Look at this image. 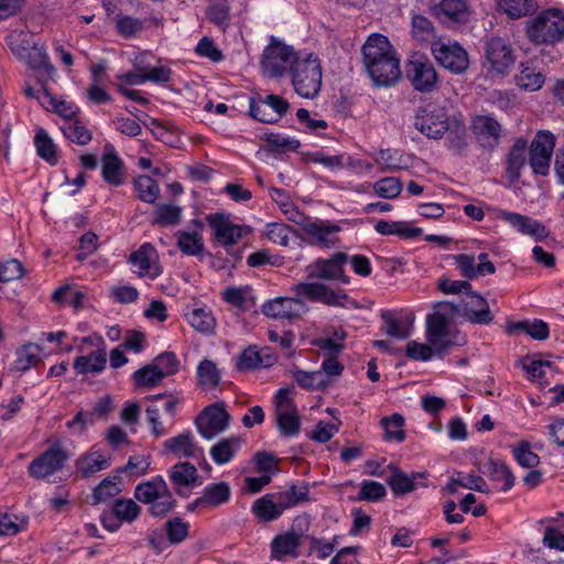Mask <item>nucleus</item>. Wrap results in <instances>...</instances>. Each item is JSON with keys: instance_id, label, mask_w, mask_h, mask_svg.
I'll return each instance as SVG.
<instances>
[{"instance_id": "1", "label": "nucleus", "mask_w": 564, "mask_h": 564, "mask_svg": "<svg viewBox=\"0 0 564 564\" xmlns=\"http://www.w3.org/2000/svg\"><path fill=\"white\" fill-rule=\"evenodd\" d=\"M293 291L297 297H276L270 300L262 305V313L274 319L297 318L307 312V305L299 299L300 296L328 306L360 308V305L355 300L349 299L345 292H336L322 283L302 282L295 284Z\"/></svg>"}, {"instance_id": "2", "label": "nucleus", "mask_w": 564, "mask_h": 564, "mask_svg": "<svg viewBox=\"0 0 564 564\" xmlns=\"http://www.w3.org/2000/svg\"><path fill=\"white\" fill-rule=\"evenodd\" d=\"M362 62L376 86H392L401 77L399 58L384 35L368 37L362 46Z\"/></svg>"}, {"instance_id": "3", "label": "nucleus", "mask_w": 564, "mask_h": 564, "mask_svg": "<svg viewBox=\"0 0 564 564\" xmlns=\"http://www.w3.org/2000/svg\"><path fill=\"white\" fill-rule=\"evenodd\" d=\"M447 302H437L433 312L426 316V340L433 345L436 357H444L448 350L458 344L457 332L451 327L455 316Z\"/></svg>"}, {"instance_id": "4", "label": "nucleus", "mask_w": 564, "mask_h": 564, "mask_svg": "<svg viewBox=\"0 0 564 564\" xmlns=\"http://www.w3.org/2000/svg\"><path fill=\"white\" fill-rule=\"evenodd\" d=\"M133 497L137 501L149 505V513L154 518L165 517L176 505V500L162 476L138 484Z\"/></svg>"}, {"instance_id": "5", "label": "nucleus", "mask_w": 564, "mask_h": 564, "mask_svg": "<svg viewBox=\"0 0 564 564\" xmlns=\"http://www.w3.org/2000/svg\"><path fill=\"white\" fill-rule=\"evenodd\" d=\"M527 35L535 44H555L564 40V14L556 9L540 12L528 22Z\"/></svg>"}, {"instance_id": "6", "label": "nucleus", "mask_w": 564, "mask_h": 564, "mask_svg": "<svg viewBox=\"0 0 564 564\" xmlns=\"http://www.w3.org/2000/svg\"><path fill=\"white\" fill-rule=\"evenodd\" d=\"M294 90L303 98H315L322 86V66L314 54L297 59L291 72Z\"/></svg>"}, {"instance_id": "7", "label": "nucleus", "mask_w": 564, "mask_h": 564, "mask_svg": "<svg viewBox=\"0 0 564 564\" xmlns=\"http://www.w3.org/2000/svg\"><path fill=\"white\" fill-rule=\"evenodd\" d=\"M78 352L82 355L75 358L73 368L76 375L100 373L107 364L105 341L99 335L75 337Z\"/></svg>"}, {"instance_id": "8", "label": "nucleus", "mask_w": 564, "mask_h": 564, "mask_svg": "<svg viewBox=\"0 0 564 564\" xmlns=\"http://www.w3.org/2000/svg\"><path fill=\"white\" fill-rule=\"evenodd\" d=\"M297 59H302V57L296 55L293 47L272 36L263 51L261 68L264 75L278 78L288 72L291 73Z\"/></svg>"}, {"instance_id": "9", "label": "nucleus", "mask_w": 564, "mask_h": 564, "mask_svg": "<svg viewBox=\"0 0 564 564\" xmlns=\"http://www.w3.org/2000/svg\"><path fill=\"white\" fill-rule=\"evenodd\" d=\"M446 302L452 307L451 313L455 317H462L471 324L488 325L494 319L488 302L481 295L471 291L463 295L458 302Z\"/></svg>"}, {"instance_id": "10", "label": "nucleus", "mask_w": 564, "mask_h": 564, "mask_svg": "<svg viewBox=\"0 0 564 564\" xmlns=\"http://www.w3.org/2000/svg\"><path fill=\"white\" fill-rule=\"evenodd\" d=\"M291 388H281L274 397V417L276 427L282 436L292 437L300 432V416L295 402L291 398Z\"/></svg>"}, {"instance_id": "11", "label": "nucleus", "mask_w": 564, "mask_h": 564, "mask_svg": "<svg viewBox=\"0 0 564 564\" xmlns=\"http://www.w3.org/2000/svg\"><path fill=\"white\" fill-rule=\"evenodd\" d=\"M405 76L412 87L421 93H431L437 86L438 77L433 63L420 53H414L409 58Z\"/></svg>"}, {"instance_id": "12", "label": "nucleus", "mask_w": 564, "mask_h": 564, "mask_svg": "<svg viewBox=\"0 0 564 564\" xmlns=\"http://www.w3.org/2000/svg\"><path fill=\"white\" fill-rule=\"evenodd\" d=\"M431 52L438 65L454 74H463L469 66L468 54L457 42L438 39Z\"/></svg>"}, {"instance_id": "13", "label": "nucleus", "mask_w": 564, "mask_h": 564, "mask_svg": "<svg viewBox=\"0 0 564 564\" xmlns=\"http://www.w3.org/2000/svg\"><path fill=\"white\" fill-rule=\"evenodd\" d=\"M69 455L59 442H56L29 465L28 473L34 479H45L63 469Z\"/></svg>"}, {"instance_id": "14", "label": "nucleus", "mask_w": 564, "mask_h": 564, "mask_svg": "<svg viewBox=\"0 0 564 564\" xmlns=\"http://www.w3.org/2000/svg\"><path fill=\"white\" fill-rule=\"evenodd\" d=\"M555 148V135L546 130L539 131L529 149V165L535 175L550 173L551 159Z\"/></svg>"}, {"instance_id": "15", "label": "nucleus", "mask_w": 564, "mask_h": 564, "mask_svg": "<svg viewBox=\"0 0 564 564\" xmlns=\"http://www.w3.org/2000/svg\"><path fill=\"white\" fill-rule=\"evenodd\" d=\"M414 127L429 138H442L449 129V119L446 109L435 105H427L424 108H420L414 118Z\"/></svg>"}, {"instance_id": "16", "label": "nucleus", "mask_w": 564, "mask_h": 564, "mask_svg": "<svg viewBox=\"0 0 564 564\" xmlns=\"http://www.w3.org/2000/svg\"><path fill=\"white\" fill-rule=\"evenodd\" d=\"M347 261L348 256L344 252H336L328 259H317L307 268L308 276L348 284L350 279L344 272Z\"/></svg>"}, {"instance_id": "17", "label": "nucleus", "mask_w": 564, "mask_h": 564, "mask_svg": "<svg viewBox=\"0 0 564 564\" xmlns=\"http://www.w3.org/2000/svg\"><path fill=\"white\" fill-rule=\"evenodd\" d=\"M206 219L214 231L215 240L224 247L236 245L242 237L251 232L250 227L234 224L228 216L220 213L210 214Z\"/></svg>"}, {"instance_id": "18", "label": "nucleus", "mask_w": 564, "mask_h": 564, "mask_svg": "<svg viewBox=\"0 0 564 564\" xmlns=\"http://www.w3.org/2000/svg\"><path fill=\"white\" fill-rule=\"evenodd\" d=\"M195 425L204 438L212 440L228 429L229 414L223 405H210L196 417Z\"/></svg>"}, {"instance_id": "19", "label": "nucleus", "mask_w": 564, "mask_h": 564, "mask_svg": "<svg viewBox=\"0 0 564 564\" xmlns=\"http://www.w3.org/2000/svg\"><path fill=\"white\" fill-rule=\"evenodd\" d=\"M276 356L270 348L259 349L251 345L243 349L236 359L235 367L240 372H246L259 368H268L275 364Z\"/></svg>"}, {"instance_id": "20", "label": "nucleus", "mask_w": 564, "mask_h": 564, "mask_svg": "<svg viewBox=\"0 0 564 564\" xmlns=\"http://www.w3.org/2000/svg\"><path fill=\"white\" fill-rule=\"evenodd\" d=\"M303 230L312 245L332 248L338 242L340 227L326 220H307L303 224Z\"/></svg>"}, {"instance_id": "21", "label": "nucleus", "mask_w": 564, "mask_h": 564, "mask_svg": "<svg viewBox=\"0 0 564 564\" xmlns=\"http://www.w3.org/2000/svg\"><path fill=\"white\" fill-rule=\"evenodd\" d=\"M473 132L481 148L494 149L499 144L501 126L489 116H477L473 120Z\"/></svg>"}, {"instance_id": "22", "label": "nucleus", "mask_w": 564, "mask_h": 564, "mask_svg": "<svg viewBox=\"0 0 564 564\" xmlns=\"http://www.w3.org/2000/svg\"><path fill=\"white\" fill-rule=\"evenodd\" d=\"M486 58L498 74H505L514 62L510 46L501 37H492L487 42Z\"/></svg>"}, {"instance_id": "23", "label": "nucleus", "mask_w": 564, "mask_h": 564, "mask_svg": "<svg viewBox=\"0 0 564 564\" xmlns=\"http://www.w3.org/2000/svg\"><path fill=\"white\" fill-rule=\"evenodd\" d=\"M156 260V250L149 242L143 243L137 251L131 253L129 258V262L134 268V272L140 276H150L152 279L160 274Z\"/></svg>"}, {"instance_id": "24", "label": "nucleus", "mask_w": 564, "mask_h": 564, "mask_svg": "<svg viewBox=\"0 0 564 564\" xmlns=\"http://www.w3.org/2000/svg\"><path fill=\"white\" fill-rule=\"evenodd\" d=\"M498 217L508 223L514 230L522 235L542 238L546 235L545 227L539 221L529 216L500 209Z\"/></svg>"}, {"instance_id": "25", "label": "nucleus", "mask_w": 564, "mask_h": 564, "mask_svg": "<svg viewBox=\"0 0 564 564\" xmlns=\"http://www.w3.org/2000/svg\"><path fill=\"white\" fill-rule=\"evenodd\" d=\"M302 544V534L290 530L273 538L271 542V557L282 561L286 557L299 556V549Z\"/></svg>"}, {"instance_id": "26", "label": "nucleus", "mask_w": 564, "mask_h": 564, "mask_svg": "<svg viewBox=\"0 0 564 564\" xmlns=\"http://www.w3.org/2000/svg\"><path fill=\"white\" fill-rule=\"evenodd\" d=\"M163 446L167 453L175 457L197 458L204 455L203 449L194 442L189 431L166 440Z\"/></svg>"}, {"instance_id": "27", "label": "nucleus", "mask_w": 564, "mask_h": 564, "mask_svg": "<svg viewBox=\"0 0 564 564\" xmlns=\"http://www.w3.org/2000/svg\"><path fill=\"white\" fill-rule=\"evenodd\" d=\"M478 470L492 481L501 484L500 490L509 491L514 485V476L501 460L488 458L478 463Z\"/></svg>"}, {"instance_id": "28", "label": "nucleus", "mask_w": 564, "mask_h": 564, "mask_svg": "<svg viewBox=\"0 0 564 564\" xmlns=\"http://www.w3.org/2000/svg\"><path fill=\"white\" fill-rule=\"evenodd\" d=\"M101 175L104 181L111 186L117 187L124 183V164L113 149L102 154Z\"/></svg>"}, {"instance_id": "29", "label": "nucleus", "mask_w": 564, "mask_h": 564, "mask_svg": "<svg viewBox=\"0 0 564 564\" xmlns=\"http://www.w3.org/2000/svg\"><path fill=\"white\" fill-rule=\"evenodd\" d=\"M75 466L82 478H89L110 466V456L93 447L88 453L76 459Z\"/></svg>"}, {"instance_id": "30", "label": "nucleus", "mask_w": 564, "mask_h": 564, "mask_svg": "<svg viewBox=\"0 0 564 564\" xmlns=\"http://www.w3.org/2000/svg\"><path fill=\"white\" fill-rule=\"evenodd\" d=\"M527 141L518 139L511 147L506 160V173L511 183L519 181L527 162Z\"/></svg>"}, {"instance_id": "31", "label": "nucleus", "mask_w": 564, "mask_h": 564, "mask_svg": "<svg viewBox=\"0 0 564 564\" xmlns=\"http://www.w3.org/2000/svg\"><path fill=\"white\" fill-rule=\"evenodd\" d=\"M112 410V401L106 395L99 399L90 412L79 411L75 417L66 423L68 429H77L83 432L87 425L94 423V417H105Z\"/></svg>"}, {"instance_id": "32", "label": "nucleus", "mask_w": 564, "mask_h": 564, "mask_svg": "<svg viewBox=\"0 0 564 564\" xmlns=\"http://www.w3.org/2000/svg\"><path fill=\"white\" fill-rule=\"evenodd\" d=\"M169 477L176 492L185 496L184 487H191L197 482L198 473L196 467L187 462L176 463L169 471Z\"/></svg>"}, {"instance_id": "33", "label": "nucleus", "mask_w": 564, "mask_h": 564, "mask_svg": "<svg viewBox=\"0 0 564 564\" xmlns=\"http://www.w3.org/2000/svg\"><path fill=\"white\" fill-rule=\"evenodd\" d=\"M389 467L391 468L392 474L388 479V485L395 496H403L414 491L419 486L417 479L424 478V474L412 473L411 475H408L392 465H389Z\"/></svg>"}, {"instance_id": "34", "label": "nucleus", "mask_w": 564, "mask_h": 564, "mask_svg": "<svg viewBox=\"0 0 564 564\" xmlns=\"http://www.w3.org/2000/svg\"><path fill=\"white\" fill-rule=\"evenodd\" d=\"M310 489L308 486L303 485L297 487L292 485L288 487L285 490L271 492L275 503L282 514L284 511L297 506L301 502L308 501Z\"/></svg>"}, {"instance_id": "35", "label": "nucleus", "mask_w": 564, "mask_h": 564, "mask_svg": "<svg viewBox=\"0 0 564 564\" xmlns=\"http://www.w3.org/2000/svg\"><path fill=\"white\" fill-rule=\"evenodd\" d=\"M435 14L442 21L456 23L467 22L469 11L464 0H442L435 7Z\"/></svg>"}, {"instance_id": "36", "label": "nucleus", "mask_w": 564, "mask_h": 564, "mask_svg": "<svg viewBox=\"0 0 564 564\" xmlns=\"http://www.w3.org/2000/svg\"><path fill=\"white\" fill-rule=\"evenodd\" d=\"M202 497L208 510H214L229 502L231 487L226 481L212 482L205 486Z\"/></svg>"}, {"instance_id": "37", "label": "nucleus", "mask_w": 564, "mask_h": 564, "mask_svg": "<svg viewBox=\"0 0 564 564\" xmlns=\"http://www.w3.org/2000/svg\"><path fill=\"white\" fill-rule=\"evenodd\" d=\"M242 441L238 436H230L218 441L210 447V456L216 465L231 462L241 448Z\"/></svg>"}, {"instance_id": "38", "label": "nucleus", "mask_w": 564, "mask_h": 564, "mask_svg": "<svg viewBox=\"0 0 564 564\" xmlns=\"http://www.w3.org/2000/svg\"><path fill=\"white\" fill-rule=\"evenodd\" d=\"M375 161L384 172H395L410 166V158L398 149L380 150L376 154Z\"/></svg>"}, {"instance_id": "39", "label": "nucleus", "mask_w": 564, "mask_h": 564, "mask_svg": "<svg viewBox=\"0 0 564 564\" xmlns=\"http://www.w3.org/2000/svg\"><path fill=\"white\" fill-rule=\"evenodd\" d=\"M375 229L380 235H394L402 239H414L422 234L421 228H415L408 221H388L381 219L377 221Z\"/></svg>"}, {"instance_id": "40", "label": "nucleus", "mask_w": 564, "mask_h": 564, "mask_svg": "<svg viewBox=\"0 0 564 564\" xmlns=\"http://www.w3.org/2000/svg\"><path fill=\"white\" fill-rule=\"evenodd\" d=\"M251 512L262 523L273 522L282 516L271 494H265L254 500L251 506Z\"/></svg>"}, {"instance_id": "41", "label": "nucleus", "mask_w": 564, "mask_h": 564, "mask_svg": "<svg viewBox=\"0 0 564 564\" xmlns=\"http://www.w3.org/2000/svg\"><path fill=\"white\" fill-rule=\"evenodd\" d=\"M39 97V102L47 110H53L66 121L74 120L73 118L78 112V107L72 102L66 100H57L51 93H48L44 87L42 91V96Z\"/></svg>"}, {"instance_id": "42", "label": "nucleus", "mask_w": 564, "mask_h": 564, "mask_svg": "<svg viewBox=\"0 0 564 564\" xmlns=\"http://www.w3.org/2000/svg\"><path fill=\"white\" fill-rule=\"evenodd\" d=\"M112 514L119 522L132 523L141 514V507L130 498H119L112 505Z\"/></svg>"}, {"instance_id": "43", "label": "nucleus", "mask_w": 564, "mask_h": 564, "mask_svg": "<svg viewBox=\"0 0 564 564\" xmlns=\"http://www.w3.org/2000/svg\"><path fill=\"white\" fill-rule=\"evenodd\" d=\"M138 198L147 204H154L160 196V187L149 175H140L133 181Z\"/></svg>"}, {"instance_id": "44", "label": "nucleus", "mask_w": 564, "mask_h": 564, "mask_svg": "<svg viewBox=\"0 0 564 564\" xmlns=\"http://www.w3.org/2000/svg\"><path fill=\"white\" fill-rule=\"evenodd\" d=\"M498 7L511 19L525 17L538 9L536 0H498Z\"/></svg>"}, {"instance_id": "45", "label": "nucleus", "mask_w": 564, "mask_h": 564, "mask_svg": "<svg viewBox=\"0 0 564 564\" xmlns=\"http://www.w3.org/2000/svg\"><path fill=\"white\" fill-rule=\"evenodd\" d=\"M380 424L384 431L383 438L386 441L403 442L405 440L404 417L399 413L381 419Z\"/></svg>"}, {"instance_id": "46", "label": "nucleus", "mask_w": 564, "mask_h": 564, "mask_svg": "<svg viewBox=\"0 0 564 564\" xmlns=\"http://www.w3.org/2000/svg\"><path fill=\"white\" fill-rule=\"evenodd\" d=\"M183 209L174 204H160L154 213L153 224L161 227H174L181 223Z\"/></svg>"}, {"instance_id": "47", "label": "nucleus", "mask_w": 564, "mask_h": 564, "mask_svg": "<svg viewBox=\"0 0 564 564\" xmlns=\"http://www.w3.org/2000/svg\"><path fill=\"white\" fill-rule=\"evenodd\" d=\"M177 247L186 256H198L204 249L203 236L198 231H178Z\"/></svg>"}, {"instance_id": "48", "label": "nucleus", "mask_w": 564, "mask_h": 564, "mask_svg": "<svg viewBox=\"0 0 564 564\" xmlns=\"http://www.w3.org/2000/svg\"><path fill=\"white\" fill-rule=\"evenodd\" d=\"M64 135L78 145H86L93 139L91 131L79 120L65 121L62 127Z\"/></svg>"}, {"instance_id": "49", "label": "nucleus", "mask_w": 564, "mask_h": 564, "mask_svg": "<svg viewBox=\"0 0 564 564\" xmlns=\"http://www.w3.org/2000/svg\"><path fill=\"white\" fill-rule=\"evenodd\" d=\"M196 375L198 383L204 388H216L221 378L216 364L209 359L199 362Z\"/></svg>"}, {"instance_id": "50", "label": "nucleus", "mask_w": 564, "mask_h": 564, "mask_svg": "<svg viewBox=\"0 0 564 564\" xmlns=\"http://www.w3.org/2000/svg\"><path fill=\"white\" fill-rule=\"evenodd\" d=\"M293 379L296 383L306 390H317L325 387L328 382L325 380L321 370L304 371L300 369L292 370Z\"/></svg>"}, {"instance_id": "51", "label": "nucleus", "mask_w": 564, "mask_h": 564, "mask_svg": "<svg viewBox=\"0 0 564 564\" xmlns=\"http://www.w3.org/2000/svg\"><path fill=\"white\" fill-rule=\"evenodd\" d=\"M25 53H28L26 57L30 67L42 72L46 77L53 76L55 68L50 63L48 56L42 47L30 45V48Z\"/></svg>"}, {"instance_id": "52", "label": "nucleus", "mask_w": 564, "mask_h": 564, "mask_svg": "<svg viewBox=\"0 0 564 564\" xmlns=\"http://www.w3.org/2000/svg\"><path fill=\"white\" fill-rule=\"evenodd\" d=\"M381 318L384 323L382 330L390 337L398 339H405L411 335L410 326L400 322L392 312L384 311L381 314Z\"/></svg>"}, {"instance_id": "53", "label": "nucleus", "mask_w": 564, "mask_h": 564, "mask_svg": "<svg viewBox=\"0 0 564 564\" xmlns=\"http://www.w3.org/2000/svg\"><path fill=\"white\" fill-rule=\"evenodd\" d=\"M34 144L37 154L42 159L51 164H55L57 162L56 145L44 129L37 130L34 138Z\"/></svg>"}, {"instance_id": "54", "label": "nucleus", "mask_w": 564, "mask_h": 564, "mask_svg": "<svg viewBox=\"0 0 564 564\" xmlns=\"http://www.w3.org/2000/svg\"><path fill=\"white\" fill-rule=\"evenodd\" d=\"M521 66L522 69L516 75L517 85L524 90L535 91L540 89L544 83L543 74L530 66Z\"/></svg>"}, {"instance_id": "55", "label": "nucleus", "mask_w": 564, "mask_h": 564, "mask_svg": "<svg viewBox=\"0 0 564 564\" xmlns=\"http://www.w3.org/2000/svg\"><path fill=\"white\" fill-rule=\"evenodd\" d=\"M402 182L398 177H382L373 183L372 188L377 196L384 199L398 197L402 191Z\"/></svg>"}, {"instance_id": "56", "label": "nucleus", "mask_w": 564, "mask_h": 564, "mask_svg": "<svg viewBox=\"0 0 564 564\" xmlns=\"http://www.w3.org/2000/svg\"><path fill=\"white\" fill-rule=\"evenodd\" d=\"M412 34L417 41L426 42L431 45L436 41L432 22L421 14L412 17Z\"/></svg>"}, {"instance_id": "57", "label": "nucleus", "mask_w": 564, "mask_h": 564, "mask_svg": "<svg viewBox=\"0 0 564 564\" xmlns=\"http://www.w3.org/2000/svg\"><path fill=\"white\" fill-rule=\"evenodd\" d=\"M192 327L200 333H210L215 328V318L207 308H194L187 314Z\"/></svg>"}, {"instance_id": "58", "label": "nucleus", "mask_w": 564, "mask_h": 564, "mask_svg": "<svg viewBox=\"0 0 564 564\" xmlns=\"http://www.w3.org/2000/svg\"><path fill=\"white\" fill-rule=\"evenodd\" d=\"M164 528L170 544H181L188 536L189 523L180 517L166 521Z\"/></svg>"}, {"instance_id": "59", "label": "nucleus", "mask_w": 564, "mask_h": 564, "mask_svg": "<svg viewBox=\"0 0 564 564\" xmlns=\"http://www.w3.org/2000/svg\"><path fill=\"white\" fill-rule=\"evenodd\" d=\"M121 492L119 485L107 477L100 481L93 490L91 505L106 502Z\"/></svg>"}, {"instance_id": "60", "label": "nucleus", "mask_w": 564, "mask_h": 564, "mask_svg": "<svg viewBox=\"0 0 564 564\" xmlns=\"http://www.w3.org/2000/svg\"><path fill=\"white\" fill-rule=\"evenodd\" d=\"M386 495V487L381 482L365 479L360 484L357 500L376 502L383 499Z\"/></svg>"}, {"instance_id": "61", "label": "nucleus", "mask_w": 564, "mask_h": 564, "mask_svg": "<svg viewBox=\"0 0 564 564\" xmlns=\"http://www.w3.org/2000/svg\"><path fill=\"white\" fill-rule=\"evenodd\" d=\"M512 454L517 463L524 468H534L540 463V457L531 449L528 442H520L512 447Z\"/></svg>"}, {"instance_id": "62", "label": "nucleus", "mask_w": 564, "mask_h": 564, "mask_svg": "<svg viewBox=\"0 0 564 564\" xmlns=\"http://www.w3.org/2000/svg\"><path fill=\"white\" fill-rule=\"evenodd\" d=\"M164 376L154 365H148L133 373V379L138 386L145 388L155 387Z\"/></svg>"}, {"instance_id": "63", "label": "nucleus", "mask_w": 564, "mask_h": 564, "mask_svg": "<svg viewBox=\"0 0 564 564\" xmlns=\"http://www.w3.org/2000/svg\"><path fill=\"white\" fill-rule=\"evenodd\" d=\"M452 259L459 269L462 276L469 280H475L479 276H482L481 272L478 271L479 268L475 262L474 256L460 253L452 256Z\"/></svg>"}, {"instance_id": "64", "label": "nucleus", "mask_w": 564, "mask_h": 564, "mask_svg": "<svg viewBox=\"0 0 564 564\" xmlns=\"http://www.w3.org/2000/svg\"><path fill=\"white\" fill-rule=\"evenodd\" d=\"M406 356L413 360L427 361L436 356V351L431 344H422L416 340H410L406 345Z\"/></svg>"}]
</instances>
